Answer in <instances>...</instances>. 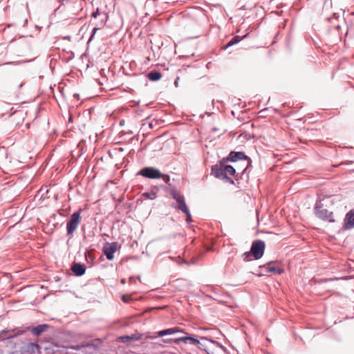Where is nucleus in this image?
<instances>
[{"label": "nucleus", "instance_id": "13", "mask_svg": "<svg viewBox=\"0 0 354 354\" xmlns=\"http://www.w3.org/2000/svg\"><path fill=\"white\" fill-rule=\"evenodd\" d=\"M71 270L76 276L80 277L85 273L86 267L83 264L75 263L71 267Z\"/></svg>", "mask_w": 354, "mask_h": 354}, {"label": "nucleus", "instance_id": "31", "mask_svg": "<svg viewBox=\"0 0 354 354\" xmlns=\"http://www.w3.org/2000/svg\"><path fill=\"white\" fill-rule=\"evenodd\" d=\"M23 85H24V84H23V83H21V84H19V88H21V87H22V86H23Z\"/></svg>", "mask_w": 354, "mask_h": 354}, {"label": "nucleus", "instance_id": "32", "mask_svg": "<svg viewBox=\"0 0 354 354\" xmlns=\"http://www.w3.org/2000/svg\"><path fill=\"white\" fill-rule=\"evenodd\" d=\"M203 339H205V340H208V339L207 337H202Z\"/></svg>", "mask_w": 354, "mask_h": 354}, {"label": "nucleus", "instance_id": "28", "mask_svg": "<svg viewBox=\"0 0 354 354\" xmlns=\"http://www.w3.org/2000/svg\"><path fill=\"white\" fill-rule=\"evenodd\" d=\"M27 23H28V19H26L24 20V22L23 26H25L27 24Z\"/></svg>", "mask_w": 354, "mask_h": 354}, {"label": "nucleus", "instance_id": "26", "mask_svg": "<svg viewBox=\"0 0 354 354\" xmlns=\"http://www.w3.org/2000/svg\"><path fill=\"white\" fill-rule=\"evenodd\" d=\"M210 342H211L212 344H216V346H218L221 347V348H223V346L220 343H218V342L214 341V340H211Z\"/></svg>", "mask_w": 354, "mask_h": 354}, {"label": "nucleus", "instance_id": "21", "mask_svg": "<svg viewBox=\"0 0 354 354\" xmlns=\"http://www.w3.org/2000/svg\"><path fill=\"white\" fill-rule=\"evenodd\" d=\"M142 197L145 199L153 200L157 197V194L155 192H145L142 194Z\"/></svg>", "mask_w": 354, "mask_h": 354}, {"label": "nucleus", "instance_id": "17", "mask_svg": "<svg viewBox=\"0 0 354 354\" xmlns=\"http://www.w3.org/2000/svg\"><path fill=\"white\" fill-rule=\"evenodd\" d=\"M147 77L151 81H157L161 78L162 75L158 71H152L147 74Z\"/></svg>", "mask_w": 354, "mask_h": 354}, {"label": "nucleus", "instance_id": "15", "mask_svg": "<svg viewBox=\"0 0 354 354\" xmlns=\"http://www.w3.org/2000/svg\"><path fill=\"white\" fill-rule=\"evenodd\" d=\"M107 19H108V16L106 15V13H104L102 18L100 19V23L99 24H97L98 26H100V27L99 28L95 27L93 29V32L89 38V41L92 40V39L93 38L94 35L96 33L97 30H98L101 27H103L104 26L106 21H107Z\"/></svg>", "mask_w": 354, "mask_h": 354}, {"label": "nucleus", "instance_id": "8", "mask_svg": "<svg viewBox=\"0 0 354 354\" xmlns=\"http://www.w3.org/2000/svg\"><path fill=\"white\" fill-rule=\"evenodd\" d=\"M118 247L116 242L106 243L103 247V252L108 260H112L114 258L113 254L115 252Z\"/></svg>", "mask_w": 354, "mask_h": 354}, {"label": "nucleus", "instance_id": "3", "mask_svg": "<svg viewBox=\"0 0 354 354\" xmlns=\"http://www.w3.org/2000/svg\"><path fill=\"white\" fill-rule=\"evenodd\" d=\"M315 214L317 218L328 222H335L333 213L323 207L322 205L316 203Z\"/></svg>", "mask_w": 354, "mask_h": 354}, {"label": "nucleus", "instance_id": "27", "mask_svg": "<svg viewBox=\"0 0 354 354\" xmlns=\"http://www.w3.org/2000/svg\"><path fill=\"white\" fill-rule=\"evenodd\" d=\"M178 80H179V77H177V78L176 79V80H175L174 84H175L176 86H177V84H178Z\"/></svg>", "mask_w": 354, "mask_h": 354}, {"label": "nucleus", "instance_id": "24", "mask_svg": "<svg viewBox=\"0 0 354 354\" xmlns=\"http://www.w3.org/2000/svg\"><path fill=\"white\" fill-rule=\"evenodd\" d=\"M187 216L186 221L189 223L192 221V217L189 211L188 210L187 213H185Z\"/></svg>", "mask_w": 354, "mask_h": 354}, {"label": "nucleus", "instance_id": "12", "mask_svg": "<svg viewBox=\"0 0 354 354\" xmlns=\"http://www.w3.org/2000/svg\"><path fill=\"white\" fill-rule=\"evenodd\" d=\"M142 335L139 333H136L131 335H123L120 336L118 339L124 343L129 344L131 341H138L141 339Z\"/></svg>", "mask_w": 354, "mask_h": 354}, {"label": "nucleus", "instance_id": "23", "mask_svg": "<svg viewBox=\"0 0 354 354\" xmlns=\"http://www.w3.org/2000/svg\"><path fill=\"white\" fill-rule=\"evenodd\" d=\"M160 178H162L166 183H169L170 180V177L168 175L162 174V176Z\"/></svg>", "mask_w": 354, "mask_h": 354}, {"label": "nucleus", "instance_id": "25", "mask_svg": "<svg viewBox=\"0 0 354 354\" xmlns=\"http://www.w3.org/2000/svg\"><path fill=\"white\" fill-rule=\"evenodd\" d=\"M99 15H100V12L99 8H97L95 12H93L92 17L93 18H97V17Z\"/></svg>", "mask_w": 354, "mask_h": 354}, {"label": "nucleus", "instance_id": "7", "mask_svg": "<svg viewBox=\"0 0 354 354\" xmlns=\"http://www.w3.org/2000/svg\"><path fill=\"white\" fill-rule=\"evenodd\" d=\"M171 194L172 198L178 203V205L175 207L182 211L183 213H187L189 209L185 203L184 196L179 194L176 191H172Z\"/></svg>", "mask_w": 354, "mask_h": 354}, {"label": "nucleus", "instance_id": "5", "mask_svg": "<svg viewBox=\"0 0 354 354\" xmlns=\"http://www.w3.org/2000/svg\"><path fill=\"white\" fill-rule=\"evenodd\" d=\"M266 245L263 241H254L251 246L250 252L255 259H261L264 253Z\"/></svg>", "mask_w": 354, "mask_h": 354}, {"label": "nucleus", "instance_id": "6", "mask_svg": "<svg viewBox=\"0 0 354 354\" xmlns=\"http://www.w3.org/2000/svg\"><path fill=\"white\" fill-rule=\"evenodd\" d=\"M212 174L217 178L225 180L232 184L234 183V181L232 178L225 176V170L223 169V162L221 161L218 165H215L212 167Z\"/></svg>", "mask_w": 354, "mask_h": 354}, {"label": "nucleus", "instance_id": "9", "mask_svg": "<svg viewBox=\"0 0 354 354\" xmlns=\"http://www.w3.org/2000/svg\"><path fill=\"white\" fill-rule=\"evenodd\" d=\"M354 227V209L350 210L345 216L343 229L351 230Z\"/></svg>", "mask_w": 354, "mask_h": 354}, {"label": "nucleus", "instance_id": "22", "mask_svg": "<svg viewBox=\"0 0 354 354\" xmlns=\"http://www.w3.org/2000/svg\"><path fill=\"white\" fill-rule=\"evenodd\" d=\"M251 255H252L251 252H245L243 254V260L245 261H249L250 257H251Z\"/></svg>", "mask_w": 354, "mask_h": 354}, {"label": "nucleus", "instance_id": "20", "mask_svg": "<svg viewBox=\"0 0 354 354\" xmlns=\"http://www.w3.org/2000/svg\"><path fill=\"white\" fill-rule=\"evenodd\" d=\"M247 35H244L243 37H240L239 36L234 37L225 46L224 49L227 48L230 46H232L237 43H239L242 39L245 38Z\"/></svg>", "mask_w": 354, "mask_h": 354}, {"label": "nucleus", "instance_id": "1", "mask_svg": "<svg viewBox=\"0 0 354 354\" xmlns=\"http://www.w3.org/2000/svg\"><path fill=\"white\" fill-rule=\"evenodd\" d=\"M238 160H242L244 162L245 168L242 170L241 174L243 175L247 169L251 165L250 159L242 151H231L226 158H224V161L237 162Z\"/></svg>", "mask_w": 354, "mask_h": 354}, {"label": "nucleus", "instance_id": "2", "mask_svg": "<svg viewBox=\"0 0 354 354\" xmlns=\"http://www.w3.org/2000/svg\"><path fill=\"white\" fill-rule=\"evenodd\" d=\"M81 221V209L73 213L66 223L68 235H72L77 230Z\"/></svg>", "mask_w": 354, "mask_h": 354}, {"label": "nucleus", "instance_id": "14", "mask_svg": "<svg viewBox=\"0 0 354 354\" xmlns=\"http://www.w3.org/2000/svg\"><path fill=\"white\" fill-rule=\"evenodd\" d=\"M272 262H270L268 263L267 266H263V268L266 270L268 272H274L277 274H281L283 273L284 270L283 268L274 267L272 266Z\"/></svg>", "mask_w": 354, "mask_h": 354}, {"label": "nucleus", "instance_id": "11", "mask_svg": "<svg viewBox=\"0 0 354 354\" xmlns=\"http://www.w3.org/2000/svg\"><path fill=\"white\" fill-rule=\"evenodd\" d=\"M180 342H182L185 344H192V345L200 344L199 340H198L197 339H196L192 336L180 337L179 338L176 339L174 341V342L176 344H178Z\"/></svg>", "mask_w": 354, "mask_h": 354}, {"label": "nucleus", "instance_id": "10", "mask_svg": "<svg viewBox=\"0 0 354 354\" xmlns=\"http://www.w3.org/2000/svg\"><path fill=\"white\" fill-rule=\"evenodd\" d=\"M39 349L38 344L35 343H29L21 348V354H33L35 351Z\"/></svg>", "mask_w": 354, "mask_h": 354}, {"label": "nucleus", "instance_id": "30", "mask_svg": "<svg viewBox=\"0 0 354 354\" xmlns=\"http://www.w3.org/2000/svg\"><path fill=\"white\" fill-rule=\"evenodd\" d=\"M122 299H123V301H124V302H127V301L126 300V299H125V297H124V296L123 297V298H122Z\"/></svg>", "mask_w": 354, "mask_h": 354}, {"label": "nucleus", "instance_id": "29", "mask_svg": "<svg viewBox=\"0 0 354 354\" xmlns=\"http://www.w3.org/2000/svg\"><path fill=\"white\" fill-rule=\"evenodd\" d=\"M121 283H125V279H122V280H121Z\"/></svg>", "mask_w": 354, "mask_h": 354}, {"label": "nucleus", "instance_id": "4", "mask_svg": "<svg viewBox=\"0 0 354 354\" xmlns=\"http://www.w3.org/2000/svg\"><path fill=\"white\" fill-rule=\"evenodd\" d=\"M138 175L149 179H159L162 176L160 171L153 167H145L139 171Z\"/></svg>", "mask_w": 354, "mask_h": 354}, {"label": "nucleus", "instance_id": "16", "mask_svg": "<svg viewBox=\"0 0 354 354\" xmlns=\"http://www.w3.org/2000/svg\"><path fill=\"white\" fill-rule=\"evenodd\" d=\"M221 162H223V169L225 170V176H227L228 175H235L236 169L233 166L226 165L225 163L227 161H224V158L223 159V160Z\"/></svg>", "mask_w": 354, "mask_h": 354}, {"label": "nucleus", "instance_id": "18", "mask_svg": "<svg viewBox=\"0 0 354 354\" xmlns=\"http://www.w3.org/2000/svg\"><path fill=\"white\" fill-rule=\"evenodd\" d=\"M47 327L48 326L46 324L39 325L36 327H33L31 331L34 335L38 336L43 333Z\"/></svg>", "mask_w": 354, "mask_h": 354}, {"label": "nucleus", "instance_id": "19", "mask_svg": "<svg viewBox=\"0 0 354 354\" xmlns=\"http://www.w3.org/2000/svg\"><path fill=\"white\" fill-rule=\"evenodd\" d=\"M177 331H178V330H177L176 328H168V329H165V330H162L159 331L158 333V335L159 337H162V336L167 335L174 334Z\"/></svg>", "mask_w": 354, "mask_h": 354}]
</instances>
